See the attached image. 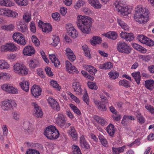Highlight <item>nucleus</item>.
<instances>
[{
  "mask_svg": "<svg viewBox=\"0 0 154 154\" xmlns=\"http://www.w3.org/2000/svg\"><path fill=\"white\" fill-rule=\"evenodd\" d=\"M23 19L25 22H29L31 20V15L28 13H25L23 16Z\"/></svg>",
  "mask_w": 154,
  "mask_h": 154,
  "instance_id": "nucleus-50",
  "label": "nucleus"
},
{
  "mask_svg": "<svg viewBox=\"0 0 154 154\" xmlns=\"http://www.w3.org/2000/svg\"><path fill=\"white\" fill-rule=\"evenodd\" d=\"M18 16V14L12 10L6 8L5 16L8 17H16Z\"/></svg>",
  "mask_w": 154,
  "mask_h": 154,
  "instance_id": "nucleus-29",
  "label": "nucleus"
},
{
  "mask_svg": "<svg viewBox=\"0 0 154 154\" xmlns=\"http://www.w3.org/2000/svg\"><path fill=\"white\" fill-rule=\"evenodd\" d=\"M52 39L53 42L51 43V45L54 46L57 45L60 41L59 36L57 35H54Z\"/></svg>",
  "mask_w": 154,
  "mask_h": 154,
  "instance_id": "nucleus-41",
  "label": "nucleus"
},
{
  "mask_svg": "<svg viewBox=\"0 0 154 154\" xmlns=\"http://www.w3.org/2000/svg\"><path fill=\"white\" fill-rule=\"evenodd\" d=\"M48 100L50 106L53 109L58 111L59 110L60 107L59 104L54 99L51 97H49Z\"/></svg>",
  "mask_w": 154,
  "mask_h": 154,
  "instance_id": "nucleus-19",
  "label": "nucleus"
},
{
  "mask_svg": "<svg viewBox=\"0 0 154 154\" xmlns=\"http://www.w3.org/2000/svg\"><path fill=\"white\" fill-rule=\"evenodd\" d=\"M135 82H136L138 85H139L140 83L141 77L140 72H135Z\"/></svg>",
  "mask_w": 154,
  "mask_h": 154,
  "instance_id": "nucleus-61",
  "label": "nucleus"
},
{
  "mask_svg": "<svg viewBox=\"0 0 154 154\" xmlns=\"http://www.w3.org/2000/svg\"><path fill=\"white\" fill-rule=\"evenodd\" d=\"M32 124L29 121H25L23 124L22 127L25 134H30L34 130Z\"/></svg>",
  "mask_w": 154,
  "mask_h": 154,
  "instance_id": "nucleus-12",
  "label": "nucleus"
},
{
  "mask_svg": "<svg viewBox=\"0 0 154 154\" xmlns=\"http://www.w3.org/2000/svg\"><path fill=\"white\" fill-rule=\"evenodd\" d=\"M82 48L83 50L85 55L89 58H90L91 54H90V51L88 46L86 45H85L82 46Z\"/></svg>",
  "mask_w": 154,
  "mask_h": 154,
  "instance_id": "nucleus-46",
  "label": "nucleus"
},
{
  "mask_svg": "<svg viewBox=\"0 0 154 154\" xmlns=\"http://www.w3.org/2000/svg\"><path fill=\"white\" fill-rule=\"evenodd\" d=\"M17 48V47L14 43H9L2 46L1 50L3 52L14 51H16Z\"/></svg>",
  "mask_w": 154,
  "mask_h": 154,
  "instance_id": "nucleus-9",
  "label": "nucleus"
},
{
  "mask_svg": "<svg viewBox=\"0 0 154 154\" xmlns=\"http://www.w3.org/2000/svg\"><path fill=\"white\" fill-rule=\"evenodd\" d=\"M66 54L69 60L72 62H73L75 59V56L73 51L69 48H67L65 50Z\"/></svg>",
  "mask_w": 154,
  "mask_h": 154,
  "instance_id": "nucleus-22",
  "label": "nucleus"
},
{
  "mask_svg": "<svg viewBox=\"0 0 154 154\" xmlns=\"http://www.w3.org/2000/svg\"><path fill=\"white\" fill-rule=\"evenodd\" d=\"M148 37L143 35H138L137 37V39L141 43L144 44L145 41Z\"/></svg>",
  "mask_w": 154,
  "mask_h": 154,
  "instance_id": "nucleus-52",
  "label": "nucleus"
},
{
  "mask_svg": "<svg viewBox=\"0 0 154 154\" xmlns=\"http://www.w3.org/2000/svg\"><path fill=\"white\" fill-rule=\"evenodd\" d=\"M52 17L56 20H58L60 19V15L59 13L56 12L52 14Z\"/></svg>",
  "mask_w": 154,
  "mask_h": 154,
  "instance_id": "nucleus-62",
  "label": "nucleus"
},
{
  "mask_svg": "<svg viewBox=\"0 0 154 154\" xmlns=\"http://www.w3.org/2000/svg\"><path fill=\"white\" fill-rule=\"evenodd\" d=\"M29 67L34 69L40 66V62L37 58L32 59L30 60L28 62Z\"/></svg>",
  "mask_w": 154,
  "mask_h": 154,
  "instance_id": "nucleus-21",
  "label": "nucleus"
},
{
  "mask_svg": "<svg viewBox=\"0 0 154 154\" xmlns=\"http://www.w3.org/2000/svg\"><path fill=\"white\" fill-rule=\"evenodd\" d=\"M125 147V146H123L122 147L119 148H112V152L114 154H119L124 151V149Z\"/></svg>",
  "mask_w": 154,
  "mask_h": 154,
  "instance_id": "nucleus-40",
  "label": "nucleus"
},
{
  "mask_svg": "<svg viewBox=\"0 0 154 154\" xmlns=\"http://www.w3.org/2000/svg\"><path fill=\"white\" fill-rule=\"evenodd\" d=\"M85 4V2L82 0H79L76 3L75 6V7L76 9H78L80 8L82 6Z\"/></svg>",
  "mask_w": 154,
  "mask_h": 154,
  "instance_id": "nucleus-63",
  "label": "nucleus"
},
{
  "mask_svg": "<svg viewBox=\"0 0 154 154\" xmlns=\"http://www.w3.org/2000/svg\"><path fill=\"white\" fill-rule=\"evenodd\" d=\"M114 5L118 12L123 16H127L131 12V9L122 3L121 0H117L114 3Z\"/></svg>",
  "mask_w": 154,
  "mask_h": 154,
  "instance_id": "nucleus-3",
  "label": "nucleus"
},
{
  "mask_svg": "<svg viewBox=\"0 0 154 154\" xmlns=\"http://www.w3.org/2000/svg\"><path fill=\"white\" fill-rule=\"evenodd\" d=\"M15 2L19 5L25 6L28 4L27 0H14Z\"/></svg>",
  "mask_w": 154,
  "mask_h": 154,
  "instance_id": "nucleus-51",
  "label": "nucleus"
},
{
  "mask_svg": "<svg viewBox=\"0 0 154 154\" xmlns=\"http://www.w3.org/2000/svg\"><path fill=\"white\" fill-rule=\"evenodd\" d=\"M118 23L119 25L125 31H128L129 29L128 26L124 21L118 19Z\"/></svg>",
  "mask_w": 154,
  "mask_h": 154,
  "instance_id": "nucleus-37",
  "label": "nucleus"
},
{
  "mask_svg": "<svg viewBox=\"0 0 154 154\" xmlns=\"http://www.w3.org/2000/svg\"><path fill=\"white\" fill-rule=\"evenodd\" d=\"M42 91V89L40 87L35 85L32 86L31 89L32 94L36 98L41 95Z\"/></svg>",
  "mask_w": 154,
  "mask_h": 154,
  "instance_id": "nucleus-15",
  "label": "nucleus"
},
{
  "mask_svg": "<svg viewBox=\"0 0 154 154\" xmlns=\"http://www.w3.org/2000/svg\"><path fill=\"white\" fill-rule=\"evenodd\" d=\"M17 28L19 31L23 33H27L28 31L27 26L25 24L21 23L17 25Z\"/></svg>",
  "mask_w": 154,
  "mask_h": 154,
  "instance_id": "nucleus-35",
  "label": "nucleus"
},
{
  "mask_svg": "<svg viewBox=\"0 0 154 154\" xmlns=\"http://www.w3.org/2000/svg\"><path fill=\"white\" fill-rule=\"evenodd\" d=\"M66 27L68 34L72 38H75L77 37L78 35V32L72 24H67L66 25Z\"/></svg>",
  "mask_w": 154,
  "mask_h": 154,
  "instance_id": "nucleus-10",
  "label": "nucleus"
},
{
  "mask_svg": "<svg viewBox=\"0 0 154 154\" xmlns=\"http://www.w3.org/2000/svg\"><path fill=\"white\" fill-rule=\"evenodd\" d=\"M70 106L74 112L78 115L81 114V112L79 109L75 105L72 104H70Z\"/></svg>",
  "mask_w": 154,
  "mask_h": 154,
  "instance_id": "nucleus-49",
  "label": "nucleus"
},
{
  "mask_svg": "<svg viewBox=\"0 0 154 154\" xmlns=\"http://www.w3.org/2000/svg\"><path fill=\"white\" fill-rule=\"evenodd\" d=\"M72 147L73 149V154H82L81 150L78 146L73 145Z\"/></svg>",
  "mask_w": 154,
  "mask_h": 154,
  "instance_id": "nucleus-59",
  "label": "nucleus"
},
{
  "mask_svg": "<svg viewBox=\"0 0 154 154\" xmlns=\"http://www.w3.org/2000/svg\"><path fill=\"white\" fill-rule=\"evenodd\" d=\"M145 108L146 109L151 113L152 114L154 115V108L150 105L146 104L145 106Z\"/></svg>",
  "mask_w": 154,
  "mask_h": 154,
  "instance_id": "nucleus-58",
  "label": "nucleus"
},
{
  "mask_svg": "<svg viewBox=\"0 0 154 154\" xmlns=\"http://www.w3.org/2000/svg\"><path fill=\"white\" fill-rule=\"evenodd\" d=\"M106 130L109 135H114L116 129L114 126L110 124L106 127Z\"/></svg>",
  "mask_w": 154,
  "mask_h": 154,
  "instance_id": "nucleus-36",
  "label": "nucleus"
},
{
  "mask_svg": "<svg viewBox=\"0 0 154 154\" xmlns=\"http://www.w3.org/2000/svg\"><path fill=\"white\" fill-rule=\"evenodd\" d=\"M134 117L132 116H129L125 115L124 116L122 121L121 123L124 125H127L129 122L130 121L134 120Z\"/></svg>",
  "mask_w": 154,
  "mask_h": 154,
  "instance_id": "nucleus-26",
  "label": "nucleus"
},
{
  "mask_svg": "<svg viewBox=\"0 0 154 154\" xmlns=\"http://www.w3.org/2000/svg\"><path fill=\"white\" fill-rule=\"evenodd\" d=\"M14 72L20 75H26L28 74V70L25 66L21 64L17 63L13 66Z\"/></svg>",
  "mask_w": 154,
  "mask_h": 154,
  "instance_id": "nucleus-6",
  "label": "nucleus"
},
{
  "mask_svg": "<svg viewBox=\"0 0 154 154\" xmlns=\"http://www.w3.org/2000/svg\"><path fill=\"white\" fill-rule=\"evenodd\" d=\"M66 68L67 71L69 73H78L79 71L74 66L72 65L71 63L68 60L66 62Z\"/></svg>",
  "mask_w": 154,
  "mask_h": 154,
  "instance_id": "nucleus-14",
  "label": "nucleus"
},
{
  "mask_svg": "<svg viewBox=\"0 0 154 154\" xmlns=\"http://www.w3.org/2000/svg\"><path fill=\"white\" fill-rule=\"evenodd\" d=\"M16 106V103L14 101L6 100L2 102L1 107L4 110H9L13 109Z\"/></svg>",
  "mask_w": 154,
  "mask_h": 154,
  "instance_id": "nucleus-7",
  "label": "nucleus"
},
{
  "mask_svg": "<svg viewBox=\"0 0 154 154\" xmlns=\"http://www.w3.org/2000/svg\"><path fill=\"white\" fill-rule=\"evenodd\" d=\"M150 19L148 9L143 7L141 5H138L135 8V21L140 24H144Z\"/></svg>",
  "mask_w": 154,
  "mask_h": 154,
  "instance_id": "nucleus-2",
  "label": "nucleus"
},
{
  "mask_svg": "<svg viewBox=\"0 0 154 154\" xmlns=\"http://www.w3.org/2000/svg\"><path fill=\"white\" fill-rule=\"evenodd\" d=\"M103 35L112 40H116L118 37V34L115 31H109L103 34Z\"/></svg>",
  "mask_w": 154,
  "mask_h": 154,
  "instance_id": "nucleus-23",
  "label": "nucleus"
},
{
  "mask_svg": "<svg viewBox=\"0 0 154 154\" xmlns=\"http://www.w3.org/2000/svg\"><path fill=\"white\" fill-rule=\"evenodd\" d=\"M88 85L89 88L91 89L96 90L97 89L98 87L95 82H88Z\"/></svg>",
  "mask_w": 154,
  "mask_h": 154,
  "instance_id": "nucleus-54",
  "label": "nucleus"
},
{
  "mask_svg": "<svg viewBox=\"0 0 154 154\" xmlns=\"http://www.w3.org/2000/svg\"><path fill=\"white\" fill-rule=\"evenodd\" d=\"M85 69L87 70L91 74L94 75L97 71V69L92 66L90 65H85L84 66Z\"/></svg>",
  "mask_w": 154,
  "mask_h": 154,
  "instance_id": "nucleus-24",
  "label": "nucleus"
},
{
  "mask_svg": "<svg viewBox=\"0 0 154 154\" xmlns=\"http://www.w3.org/2000/svg\"><path fill=\"white\" fill-rule=\"evenodd\" d=\"M42 28V31L46 33H49L52 31V27L49 23H46Z\"/></svg>",
  "mask_w": 154,
  "mask_h": 154,
  "instance_id": "nucleus-38",
  "label": "nucleus"
},
{
  "mask_svg": "<svg viewBox=\"0 0 154 154\" xmlns=\"http://www.w3.org/2000/svg\"><path fill=\"white\" fill-rule=\"evenodd\" d=\"M109 77L112 79H115L119 76V73L116 71L110 72L108 73Z\"/></svg>",
  "mask_w": 154,
  "mask_h": 154,
  "instance_id": "nucleus-48",
  "label": "nucleus"
},
{
  "mask_svg": "<svg viewBox=\"0 0 154 154\" xmlns=\"http://www.w3.org/2000/svg\"><path fill=\"white\" fill-rule=\"evenodd\" d=\"M91 41V45H95L100 43L102 42V39L100 37L95 36L93 37L92 40Z\"/></svg>",
  "mask_w": 154,
  "mask_h": 154,
  "instance_id": "nucleus-39",
  "label": "nucleus"
},
{
  "mask_svg": "<svg viewBox=\"0 0 154 154\" xmlns=\"http://www.w3.org/2000/svg\"><path fill=\"white\" fill-rule=\"evenodd\" d=\"M145 87L148 89L152 90L154 88V80L149 79L145 82Z\"/></svg>",
  "mask_w": 154,
  "mask_h": 154,
  "instance_id": "nucleus-25",
  "label": "nucleus"
},
{
  "mask_svg": "<svg viewBox=\"0 0 154 154\" xmlns=\"http://www.w3.org/2000/svg\"><path fill=\"white\" fill-rule=\"evenodd\" d=\"M20 85L24 91L28 92L29 89V82L27 81H23L20 83Z\"/></svg>",
  "mask_w": 154,
  "mask_h": 154,
  "instance_id": "nucleus-32",
  "label": "nucleus"
},
{
  "mask_svg": "<svg viewBox=\"0 0 154 154\" xmlns=\"http://www.w3.org/2000/svg\"><path fill=\"white\" fill-rule=\"evenodd\" d=\"M112 67V64L110 62H108L99 65V67L101 69H110Z\"/></svg>",
  "mask_w": 154,
  "mask_h": 154,
  "instance_id": "nucleus-34",
  "label": "nucleus"
},
{
  "mask_svg": "<svg viewBox=\"0 0 154 154\" xmlns=\"http://www.w3.org/2000/svg\"><path fill=\"white\" fill-rule=\"evenodd\" d=\"M14 3L10 0H1L0 5L1 6L11 7L14 5Z\"/></svg>",
  "mask_w": 154,
  "mask_h": 154,
  "instance_id": "nucleus-33",
  "label": "nucleus"
},
{
  "mask_svg": "<svg viewBox=\"0 0 154 154\" xmlns=\"http://www.w3.org/2000/svg\"><path fill=\"white\" fill-rule=\"evenodd\" d=\"M15 26L13 24H10L8 25H4L2 26L1 28L2 29L7 31H13Z\"/></svg>",
  "mask_w": 154,
  "mask_h": 154,
  "instance_id": "nucleus-42",
  "label": "nucleus"
},
{
  "mask_svg": "<svg viewBox=\"0 0 154 154\" xmlns=\"http://www.w3.org/2000/svg\"><path fill=\"white\" fill-rule=\"evenodd\" d=\"M9 68V65L7 62L4 60H0V69H4Z\"/></svg>",
  "mask_w": 154,
  "mask_h": 154,
  "instance_id": "nucleus-43",
  "label": "nucleus"
},
{
  "mask_svg": "<svg viewBox=\"0 0 154 154\" xmlns=\"http://www.w3.org/2000/svg\"><path fill=\"white\" fill-rule=\"evenodd\" d=\"M32 42L36 46H38L40 45V42L38 39L35 35H32Z\"/></svg>",
  "mask_w": 154,
  "mask_h": 154,
  "instance_id": "nucleus-57",
  "label": "nucleus"
},
{
  "mask_svg": "<svg viewBox=\"0 0 154 154\" xmlns=\"http://www.w3.org/2000/svg\"><path fill=\"white\" fill-rule=\"evenodd\" d=\"M51 85L53 88H56L57 90L60 91L61 89L60 86H59V85L57 81H55L52 80L50 82Z\"/></svg>",
  "mask_w": 154,
  "mask_h": 154,
  "instance_id": "nucleus-56",
  "label": "nucleus"
},
{
  "mask_svg": "<svg viewBox=\"0 0 154 154\" xmlns=\"http://www.w3.org/2000/svg\"><path fill=\"white\" fill-rule=\"evenodd\" d=\"M49 58L51 62L54 63L55 67H57L60 65V63L58 60L56 58L55 55L54 54L49 55Z\"/></svg>",
  "mask_w": 154,
  "mask_h": 154,
  "instance_id": "nucleus-28",
  "label": "nucleus"
},
{
  "mask_svg": "<svg viewBox=\"0 0 154 154\" xmlns=\"http://www.w3.org/2000/svg\"><path fill=\"white\" fill-rule=\"evenodd\" d=\"M53 134H55L56 135H60L58 130L54 126H49L44 131V135H49Z\"/></svg>",
  "mask_w": 154,
  "mask_h": 154,
  "instance_id": "nucleus-13",
  "label": "nucleus"
},
{
  "mask_svg": "<svg viewBox=\"0 0 154 154\" xmlns=\"http://www.w3.org/2000/svg\"><path fill=\"white\" fill-rule=\"evenodd\" d=\"M85 93L84 94L83 97V101L88 105L89 103V99L88 97L87 91L85 90Z\"/></svg>",
  "mask_w": 154,
  "mask_h": 154,
  "instance_id": "nucleus-60",
  "label": "nucleus"
},
{
  "mask_svg": "<svg viewBox=\"0 0 154 154\" xmlns=\"http://www.w3.org/2000/svg\"><path fill=\"white\" fill-rule=\"evenodd\" d=\"M88 1L89 4L95 8H100L102 6L98 0H88Z\"/></svg>",
  "mask_w": 154,
  "mask_h": 154,
  "instance_id": "nucleus-30",
  "label": "nucleus"
},
{
  "mask_svg": "<svg viewBox=\"0 0 154 154\" xmlns=\"http://www.w3.org/2000/svg\"><path fill=\"white\" fill-rule=\"evenodd\" d=\"M98 137L101 144L106 147H107L108 146V142L103 135H99Z\"/></svg>",
  "mask_w": 154,
  "mask_h": 154,
  "instance_id": "nucleus-44",
  "label": "nucleus"
},
{
  "mask_svg": "<svg viewBox=\"0 0 154 154\" xmlns=\"http://www.w3.org/2000/svg\"><path fill=\"white\" fill-rule=\"evenodd\" d=\"M2 88L7 92L12 94H17L18 90L9 84H5L2 86Z\"/></svg>",
  "mask_w": 154,
  "mask_h": 154,
  "instance_id": "nucleus-11",
  "label": "nucleus"
},
{
  "mask_svg": "<svg viewBox=\"0 0 154 154\" xmlns=\"http://www.w3.org/2000/svg\"><path fill=\"white\" fill-rule=\"evenodd\" d=\"M135 49L142 53H145L147 51V50L146 49L141 45L136 44H135Z\"/></svg>",
  "mask_w": 154,
  "mask_h": 154,
  "instance_id": "nucleus-45",
  "label": "nucleus"
},
{
  "mask_svg": "<svg viewBox=\"0 0 154 154\" xmlns=\"http://www.w3.org/2000/svg\"><path fill=\"white\" fill-rule=\"evenodd\" d=\"M77 19L76 23L78 28L82 33L89 34L91 30L92 18L89 17L79 15Z\"/></svg>",
  "mask_w": 154,
  "mask_h": 154,
  "instance_id": "nucleus-1",
  "label": "nucleus"
},
{
  "mask_svg": "<svg viewBox=\"0 0 154 154\" xmlns=\"http://www.w3.org/2000/svg\"><path fill=\"white\" fill-rule=\"evenodd\" d=\"M120 36L122 38L125 39L126 41L130 42L134 38V34L132 33H127L122 31L120 34Z\"/></svg>",
  "mask_w": 154,
  "mask_h": 154,
  "instance_id": "nucleus-17",
  "label": "nucleus"
},
{
  "mask_svg": "<svg viewBox=\"0 0 154 154\" xmlns=\"http://www.w3.org/2000/svg\"><path fill=\"white\" fill-rule=\"evenodd\" d=\"M65 116L62 113H59L55 119V123L59 127L62 128H68L71 124L66 122Z\"/></svg>",
  "mask_w": 154,
  "mask_h": 154,
  "instance_id": "nucleus-4",
  "label": "nucleus"
},
{
  "mask_svg": "<svg viewBox=\"0 0 154 154\" xmlns=\"http://www.w3.org/2000/svg\"><path fill=\"white\" fill-rule=\"evenodd\" d=\"M119 84L120 85L123 86L125 88H128L130 86L129 82L125 79H123L119 81Z\"/></svg>",
  "mask_w": 154,
  "mask_h": 154,
  "instance_id": "nucleus-47",
  "label": "nucleus"
},
{
  "mask_svg": "<svg viewBox=\"0 0 154 154\" xmlns=\"http://www.w3.org/2000/svg\"><path fill=\"white\" fill-rule=\"evenodd\" d=\"M116 49L119 52L127 54L130 53L131 50L126 43L122 41L117 43Z\"/></svg>",
  "mask_w": 154,
  "mask_h": 154,
  "instance_id": "nucleus-5",
  "label": "nucleus"
},
{
  "mask_svg": "<svg viewBox=\"0 0 154 154\" xmlns=\"http://www.w3.org/2000/svg\"><path fill=\"white\" fill-rule=\"evenodd\" d=\"M80 143L81 146L86 149L89 148V146L86 141L84 135H82L80 137Z\"/></svg>",
  "mask_w": 154,
  "mask_h": 154,
  "instance_id": "nucleus-27",
  "label": "nucleus"
},
{
  "mask_svg": "<svg viewBox=\"0 0 154 154\" xmlns=\"http://www.w3.org/2000/svg\"><path fill=\"white\" fill-rule=\"evenodd\" d=\"M94 119L98 123L104 126L106 125V121L103 118L98 116H94Z\"/></svg>",
  "mask_w": 154,
  "mask_h": 154,
  "instance_id": "nucleus-31",
  "label": "nucleus"
},
{
  "mask_svg": "<svg viewBox=\"0 0 154 154\" xmlns=\"http://www.w3.org/2000/svg\"><path fill=\"white\" fill-rule=\"evenodd\" d=\"M13 38L14 41L19 44L25 45L26 44L25 37L20 32H15L13 35Z\"/></svg>",
  "mask_w": 154,
  "mask_h": 154,
  "instance_id": "nucleus-8",
  "label": "nucleus"
},
{
  "mask_svg": "<svg viewBox=\"0 0 154 154\" xmlns=\"http://www.w3.org/2000/svg\"><path fill=\"white\" fill-rule=\"evenodd\" d=\"M35 51L34 48L30 46H26L23 50V54L27 56H31L34 54Z\"/></svg>",
  "mask_w": 154,
  "mask_h": 154,
  "instance_id": "nucleus-20",
  "label": "nucleus"
},
{
  "mask_svg": "<svg viewBox=\"0 0 154 154\" xmlns=\"http://www.w3.org/2000/svg\"><path fill=\"white\" fill-rule=\"evenodd\" d=\"M135 115L138 118V122L140 123H144L145 122V119L143 116L141 115V113L139 112H138Z\"/></svg>",
  "mask_w": 154,
  "mask_h": 154,
  "instance_id": "nucleus-53",
  "label": "nucleus"
},
{
  "mask_svg": "<svg viewBox=\"0 0 154 154\" xmlns=\"http://www.w3.org/2000/svg\"><path fill=\"white\" fill-rule=\"evenodd\" d=\"M26 154H40L39 152L35 149H29L26 151Z\"/></svg>",
  "mask_w": 154,
  "mask_h": 154,
  "instance_id": "nucleus-64",
  "label": "nucleus"
},
{
  "mask_svg": "<svg viewBox=\"0 0 154 154\" xmlns=\"http://www.w3.org/2000/svg\"><path fill=\"white\" fill-rule=\"evenodd\" d=\"M32 105L34 108L35 116L37 117H42L43 116V112L40 107L35 102H33Z\"/></svg>",
  "mask_w": 154,
  "mask_h": 154,
  "instance_id": "nucleus-18",
  "label": "nucleus"
},
{
  "mask_svg": "<svg viewBox=\"0 0 154 154\" xmlns=\"http://www.w3.org/2000/svg\"><path fill=\"white\" fill-rule=\"evenodd\" d=\"M144 44L149 47H152L154 45V41L148 37Z\"/></svg>",
  "mask_w": 154,
  "mask_h": 154,
  "instance_id": "nucleus-55",
  "label": "nucleus"
},
{
  "mask_svg": "<svg viewBox=\"0 0 154 154\" xmlns=\"http://www.w3.org/2000/svg\"><path fill=\"white\" fill-rule=\"evenodd\" d=\"M72 87L76 94L80 95L82 94L83 90L81 88V85L79 82H74L72 83Z\"/></svg>",
  "mask_w": 154,
  "mask_h": 154,
  "instance_id": "nucleus-16",
  "label": "nucleus"
}]
</instances>
